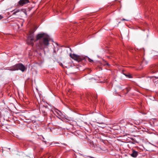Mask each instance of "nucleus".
<instances>
[{"mask_svg": "<svg viewBox=\"0 0 158 158\" xmlns=\"http://www.w3.org/2000/svg\"><path fill=\"white\" fill-rule=\"evenodd\" d=\"M49 36L45 33H41L38 34L36 36V41H39L37 44V47L40 49L44 48V46L49 45Z\"/></svg>", "mask_w": 158, "mask_h": 158, "instance_id": "f257e3e1", "label": "nucleus"}, {"mask_svg": "<svg viewBox=\"0 0 158 158\" xmlns=\"http://www.w3.org/2000/svg\"><path fill=\"white\" fill-rule=\"evenodd\" d=\"M25 69V67L23 64H19L10 67L8 68V69L11 71H15L19 69L22 72H24Z\"/></svg>", "mask_w": 158, "mask_h": 158, "instance_id": "f03ea898", "label": "nucleus"}, {"mask_svg": "<svg viewBox=\"0 0 158 158\" xmlns=\"http://www.w3.org/2000/svg\"><path fill=\"white\" fill-rule=\"evenodd\" d=\"M34 34L33 33H31L29 35L27 38V44L33 46L34 45Z\"/></svg>", "mask_w": 158, "mask_h": 158, "instance_id": "7ed1b4c3", "label": "nucleus"}, {"mask_svg": "<svg viewBox=\"0 0 158 158\" xmlns=\"http://www.w3.org/2000/svg\"><path fill=\"white\" fill-rule=\"evenodd\" d=\"M70 56L72 58L78 62L81 61L82 59V58L81 56L74 54H70Z\"/></svg>", "mask_w": 158, "mask_h": 158, "instance_id": "20e7f679", "label": "nucleus"}, {"mask_svg": "<svg viewBox=\"0 0 158 158\" xmlns=\"http://www.w3.org/2000/svg\"><path fill=\"white\" fill-rule=\"evenodd\" d=\"M28 2H29V0H20L18 2L17 6H22Z\"/></svg>", "mask_w": 158, "mask_h": 158, "instance_id": "39448f33", "label": "nucleus"}, {"mask_svg": "<svg viewBox=\"0 0 158 158\" xmlns=\"http://www.w3.org/2000/svg\"><path fill=\"white\" fill-rule=\"evenodd\" d=\"M131 156L133 157H136L138 155V152H137L133 150L132 153L131 154Z\"/></svg>", "mask_w": 158, "mask_h": 158, "instance_id": "423d86ee", "label": "nucleus"}, {"mask_svg": "<svg viewBox=\"0 0 158 158\" xmlns=\"http://www.w3.org/2000/svg\"><path fill=\"white\" fill-rule=\"evenodd\" d=\"M21 10H20V9H18L15 11L13 13V14L14 15H16V14L18 12H19L20 11H21Z\"/></svg>", "mask_w": 158, "mask_h": 158, "instance_id": "0eeeda50", "label": "nucleus"}, {"mask_svg": "<svg viewBox=\"0 0 158 158\" xmlns=\"http://www.w3.org/2000/svg\"><path fill=\"white\" fill-rule=\"evenodd\" d=\"M57 113L58 114L59 116H61L63 114L59 110H57Z\"/></svg>", "mask_w": 158, "mask_h": 158, "instance_id": "6e6552de", "label": "nucleus"}, {"mask_svg": "<svg viewBox=\"0 0 158 158\" xmlns=\"http://www.w3.org/2000/svg\"><path fill=\"white\" fill-rule=\"evenodd\" d=\"M88 60L90 62H93V60H91L89 58H88Z\"/></svg>", "mask_w": 158, "mask_h": 158, "instance_id": "1a4fd4ad", "label": "nucleus"}, {"mask_svg": "<svg viewBox=\"0 0 158 158\" xmlns=\"http://www.w3.org/2000/svg\"><path fill=\"white\" fill-rule=\"evenodd\" d=\"M126 76H127L129 78H131V75L130 74H128L127 75H126Z\"/></svg>", "mask_w": 158, "mask_h": 158, "instance_id": "9d476101", "label": "nucleus"}, {"mask_svg": "<svg viewBox=\"0 0 158 158\" xmlns=\"http://www.w3.org/2000/svg\"><path fill=\"white\" fill-rule=\"evenodd\" d=\"M3 18V16L1 15H0V19Z\"/></svg>", "mask_w": 158, "mask_h": 158, "instance_id": "9b49d317", "label": "nucleus"}, {"mask_svg": "<svg viewBox=\"0 0 158 158\" xmlns=\"http://www.w3.org/2000/svg\"><path fill=\"white\" fill-rule=\"evenodd\" d=\"M53 53H56V51L55 50V49H54V50Z\"/></svg>", "mask_w": 158, "mask_h": 158, "instance_id": "f8f14e48", "label": "nucleus"}, {"mask_svg": "<svg viewBox=\"0 0 158 158\" xmlns=\"http://www.w3.org/2000/svg\"><path fill=\"white\" fill-rule=\"evenodd\" d=\"M122 20H125V19H123Z\"/></svg>", "mask_w": 158, "mask_h": 158, "instance_id": "ddd939ff", "label": "nucleus"}, {"mask_svg": "<svg viewBox=\"0 0 158 158\" xmlns=\"http://www.w3.org/2000/svg\"><path fill=\"white\" fill-rule=\"evenodd\" d=\"M144 61H143V63H144Z\"/></svg>", "mask_w": 158, "mask_h": 158, "instance_id": "4468645a", "label": "nucleus"}]
</instances>
